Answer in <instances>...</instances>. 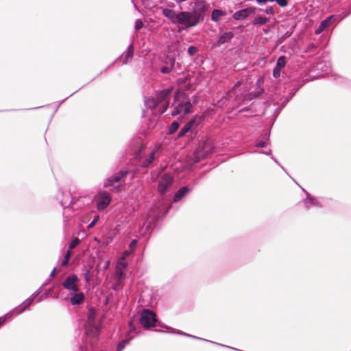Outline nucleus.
Masks as SVG:
<instances>
[{"mask_svg": "<svg viewBox=\"0 0 351 351\" xmlns=\"http://www.w3.org/2000/svg\"><path fill=\"white\" fill-rule=\"evenodd\" d=\"M195 8L191 12L181 11L176 12L174 10L162 8V14L173 24L186 25L187 29L197 26L204 19L206 11L203 2H195Z\"/></svg>", "mask_w": 351, "mask_h": 351, "instance_id": "obj_1", "label": "nucleus"}, {"mask_svg": "<svg viewBox=\"0 0 351 351\" xmlns=\"http://www.w3.org/2000/svg\"><path fill=\"white\" fill-rule=\"evenodd\" d=\"M132 173V171L128 169H121L117 173H114L104 180V188L108 189L112 187V191L120 190L123 186L120 182L123 181L127 176Z\"/></svg>", "mask_w": 351, "mask_h": 351, "instance_id": "obj_2", "label": "nucleus"}, {"mask_svg": "<svg viewBox=\"0 0 351 351\" xmlns=\"http://www.w3.org/2000/svg\"><path fill=\"white\" fill-rule=\"evenodd\" d=\"M215 145L209 138L202 140L199 147L194 152L193 162L197 163L204 159L208 154L213 153Z\"/></svg>", "mask_w": 351, "mask_h": 351, "instance_id": "obj_3", "label": "nucleus"}, {"mask_svg": "<svg viewBox=\"0 0 351 351\" xmlns=\"http://www.w3.org/2000/svg\"><path fill=\"white\" fill-rule=\"evenodd\" d=\"M99 335V328L94 325L87 327L86 329V337L84 339V346L86 351H88L89 348L94 350Z\"/></svg>", "mask_w": 351, "mask_h": 351, "instance_id": "obj_4", "label": "nucleus"}, {"mask_svg": "<svg viewBox=\"0 0 351 351\" xmlns=\"http://www.w3.org/2000/svg\"><path fill=\"white\" fill-rule=\"evenodd\" d=\"M173 88H167L158 91L156 95V101L158 106H160L158 112L160 114H163L169 107V97L172 93Z\"/></svg>", "mask_w": 351, "mask_h": 351, "instance_id": "obj_5", "label": "nucleus"}, {"mask_svg": "<svg viewBox=\"0 0 351 351\" xmlns=\"http://www.w3.org/2000/svg\"><path fill=\"white\" fill-rule=\"evenodd\" d=\"M158 322L156 314L152 310L143 309L139 319L140 324L145 328L155 327Z\"/></svg>", "mask_w": 351, "mask_h": 351, "instance_id": "obj_6", "label": "nucleus"}, {"mask_svg": "<svg viewBox=\"0 0 351 351\" xmlns=\"http://www.w3.org/2000/svg\"><path fill=\"white\" fill-rule=\"evenodd\" d=\"M173 178L169 173H165L158 178V191L160 195H165L169 189L172 186Z\"/></svg>", "mask_w": 351, "mask_h": 351, "instance_id": "obj_7", "label": "nucleus"}, {"mask_svg": "<svg viewBox=\"0 0 351 351\" xmlns=\"http://www.w3.org/2000/svg\"><path fill=\"white\" fill-rule=\"evenodd\" d=\"M111 201V196L106 191H99L95 195L96 207L99 211L105 210L110 205Z\"/></svg>", "mask_w": 351, "mask_h": 351, "instance_id": "obj_8", "label": "nucleus"}, {"mask_svg": "<svg viewBox=\"0 0 351 351\" xmlns=\"http://www.w3.org/2000/svg\"><path fill=\"white\" fill-rule=\"evenodd\" d=\"M192 106L190 99L186 98L174 108L171 114L172 116L180 115L182 117L191 112Z\"/></svg>", "mask_w": 351, "mask_h": 351, "instance_id": "obj_9", "label": "nucleus"}, {"mask_svg": "<svg viewBox=\"0 0 351 351\" xmlns=\"http://www.w3.org/2000/svg\"><path fill=\"white\" fill-rule=\"evenodd\" d=\"M134 46L133 43H131L127 48V49L113 62H112L106 69L107 70L108 68L112 66L116 61L120 60L121 62L122 65L127 64L130 60H132V58L134 56Z\"/></svg>", "mask_w": 351, "mask_h": 351, "instance_id": "obj_10", "label": "nucleus"}, {"mask_svg": "<svg viewBox=\"0 0 351 351\" xmlns=\"http://www.w3.org/2000/svg\"><path fill=\"white\" fill-rule=\"evenodd\" d=\"M56 199L64 209L69 207L72 202V197L70 193L64 192L60 189L56 195Z\"/></svg>", "mask_w": 351, "mask_h": 351, "instance_id": "obj_11", "label": "nucleus"}, {"mask_svg": "<svg viewBox=\"0 0 351 351\" xmlns=\"http://www.w3.org/2000/svg\"><path fill=\"white\" fill-rule=\"evenodd\" d=\"M257 8L250 6L244 9L239 10L235 12L232 16L234 20L239 21L244 19H247V17L254 15L256 12Z\"/></svg>", "mask_w": 351, "mask_h": 351, "instance_id": "obj_12", "label": "nucleus"}, {"mask_svg": "<svg viewBox=\"0 0 351 351\" xmlns=\"http://www.w3.org/2000/svg\"><path fill=\"white\" fill-rule=\"evenodd\" d=\"M304 85V81L301 78H294L291 81V89L289 90L287 95L285 97L286 103L289 102L293 96L295 95L297 91Z\"/></svg>", "mask_w": 351, "mask_h": 351, "instance_id": "obj_13", "label": "nucleus"}, {"mask_svg": "<svg viewBox=\"0 0 351 351\" xmlns=\"http://www.w3.org/2000/svg\"><path fill=\"white\" fill-rule=\"evenodd\" d=\"M78 280L77 276L75 274H71L69 275L66 278L64 281L62 283V286L64 289L73 291V292H77L78 291V287L76 284L77 281Z\"/></svg>", "mask_w": 351, "mask_h": 351, "instance_id": "obj_14", "label": "nucleus"}, {"mask_svg": "<svg viewBox=\"0 0 351 351\" xmlns=\"http://www.w3.org/2000/svg\"><path fill=\"white\" fill-rule=\"evenodd\" d=\"M306 197L303 199L302 203L305 210H309L313 207H321L322 204L319 199L315 197L312 196L308 192H306Z\"/></svg>", "mask_w": 351, "mask_h": 351, "instance_id": "obj_15", "label": "nucleus"}, {"mask_svg": "<svg viewBox=\"0 0 351 351\" xmlns=\"http://www.w3.org/2000/svg\"><path fill=\"white\" fill-rule=\"evenodd\" d=\"M156 221V217L149 216L144 221L143 226L141 228V232L142 235L150 234L153 230L155 223Z\"/></svg>", "mask_w": 351, "mask_h": 351, "instance_id": "obj_16", "label": "nucleus"}, {"mask_svg": "<svg viewBox=\"0 0 351 351\" xmlns=\"http://www.w3.org/2000/svg\"><path fill=\"white\" fill-rule=\"evenodd\" d=\"M234 37V34L232 32H226L220 33L218 40L212 44L213 48H217L220 47L221 45L225 44L230 41Z\"/></svg>", "mask_w": 351, "mask_h": 351, "instance_id": "obj_17", "label": "nucleus"}, {"mask_svg": "<svg viewBox=\"0 0 351 351\" xmlns=\"http://www.w3.org/2000/svg\"><path fill=\"white\" fill-rule=\"evenodd\" d=\"M336 23L335 15H330L323 20L318 27L315 29V34H319L324 32L330 24Z\"/></svg>", "mask_w": 351, "mask_h": 351, "instance_id": "obj_18", "label": "nucleus"}, {"mask_svg": "<svg viewBox=\"0 0 351 351\" xmlns=\"http://www.w3.org/2000/svg\"><path fill=\"white\" fill-rule=\"evenodd\" d=\"M196 123V118L191 119L188 121L179 131L178 134V138L184 136L189 132L193 131V127Z\"/></svg>", "mask_w": 351, "mask_h": 351, "instance_id": "obj_19", "label": "nucleus"}, {"mask_svg": "<svg viewBox=\"0 0 351 351\" xmlns=\"http://www.w3.org/2000/svg\"><path fill=\"white\" fill-rule=\"evenodd\" d=\"M192 189V187L189 188L188 186L180 187L173 196V202L177 203L181 201Z\"/></svg>", "mask_w": 351, "mask_h": 351, "instance_id": "obj_20", "label": "nucleus"}, {"mask_svg": "<svg viewBox=\"0 0 351 351\" xmlns=\"http://www.w3.org/2000/svg\"><path fill=\"white\" fill-rule=\"evenodd\" d=\"M315 69L317 71H320L323 73V75L328 74L331 71V64L329 62L323 60L317 63L315 66Z\"/></svg>", "mask_w": 351, "mask_h": 351, "instance_id": "obj_21", "label": "nucleus"}, {"mask_svg": "<svg viewBox=\"0 0 351 351\" xmlns=\"http://www.w3.org/2000/svg\"><path fill=\"white\" fill-rule=\"evenodd\" d=\"M176 60L174 58H170L166 64L160 67V71L162 74H169L175 68Z\"/></svg>", "mask_w": 351, "mask_h": 351, "instance_id": "obj_22", "label": "nucleus"}, {"mask_svg": "<svg viewBox=\"0 0 351 351\" xmlns=\"http://www.w3.org/2000/svg\"><path fill=\"white\" fill-rule=\"evenodd\" d=\"M84 300V293L80 292V293H77L75 294H74L71 298V303L72 305L75 306V305H79L80 304H82Z\"/></svg>", "mask_w": 351, "mask_h": 351, "instance_id": "obj_23", "label": "nucleus"}, {"mask_svg": "<svg viewBox=\"0 0 351 351\" xmlns=\"http://www.w3.org/2000/svg\"><path fill=\"white\" fill-rule=\"evenodd\" d=\"M269 21L270 19L269 17L258 16L254 17V19L252 21V23L254 25H264L269 23Z\"/></svg>", "mask_w": 351, "mask_h": 351, "instance_id": "obj_24", "label": "nucleus"}, {"mask_svg": "<svg viewBox=\"0 0 351 351\" xmlns=\"http://www.w3.org/2000/svg\"><path fill=\"white\" fill-rule=\"evenodd\" d=\"M154 157H155V151L153 150L152 151L149 155L147 156L146 158H145L141 165L142 167H149L152 163H153V161L154 160Z\"/></svg>", "mask_w": 351, "mask_h": 351, "instance_id": "obj_25", "label": "nucleus"}, {"mask_svg": "<svg viewBox=\"0 0 351 351\" xmlns=\"http://www.w3.org/2000/svg\"><path fill=\"white\" fill-rule=\"evenodd\" d=\"M34 299L31 296L26 299L22 304H20V306L22 307L17 311L16 314L19 315L24 312L30 305H32L34 302Z\"/></svg>", "mask_w": 351, "mask_h": 351, "instance_id": "obj_26", "label": "nucleus"}, {"mask_svg": "<svg viewBox=\"0 0 351 351\" xmlns=\"http://www.w3.org/2000/svg\"><path fill=\"white\" fill-rule=\"evenodd\" d=\"M351 14V7L349 8V10H347L345 8L341 10V12L338 14H334L335 16V21L339 22L344 19L346 17L349 16Z\"/></svg>", "mask_w": 351, "mask_h": 351, "instance_id": "obj_27", "label": "nucleus"}, {"mask_svg": "<svg viewBox=\"0 0 351 351\" xmlns=\"http://www.w3.org/2000/svg\"><path fill=\"white\" fill-rule=\"evenodd\" d=\"M225 15V12L221 10L215 9L211 13V20L214 22H218L219 18Z\"/></svg>", "mask_w": 351, "mask_h": 351, "instance_id": "obj_28", "label": "nucleus"}, {"mask_svg": "<svg viewBox=\"0 0 351 351\" xmlns=\"http://www.w3.org/2000/svg\"><path fill=\"white\" fill-rule=\"evenodd\" d=\"M145 105L147 108L154 109L158 106L155 97L147 98L145 99Z\"/></svg>", "mask_w": 351, "mask_h": 351, "instance_id": "obj_29", "label": "nucleus"}, {"mask_svg": "<svg viewBox=\"0 0 351 351\" xmlns=\"http://www.w3.org/2000/svg\"><path fill=\"white\" fill-rule=\"evenodd\" d=\"M263 92V89L259 90L257 92H251L247 94L243 99V101L245 100H252L253 99H255L260 96Z\"/></svg>", "mask_w": 351, "mask_h": 351, "instance_id": "obj_30", "label": "nucleus"}, {"mask_svg": "<svg viewBox=\"0 0 351 351\" xmlns=\"http://www.w3.org/2000/svg\"><path fill=\"white\" fill-rule=\"evenodd\" d=\"M128 327H129V330L125 335L126 337H134L132 335L133 333H138L139 332H137V329H136L135 325L134 324L133 320H131L129 322Z\"/></svg>", "mask_w": 351, "mask_h": 351, "instance_id": "obj_31", "label": "nucleus"}, {"mask_svg": "<svg viewBox=\"0 0 351 351\" xmlns=\"http://www.w3.org/2000/svg\"><path fill=\"white\" fill-rule=\"evenodd\" d=\"M287 64V58L285 56H280L276 62V67L282 69Z\"/></svg>", "mask_w": 351, "mask_h": 351, "instance_id": "obj_32", "label": "nucleus"}, {"mask_svg": "<svg viewBox=\"0 0 351 351\" xmlns=\"http://www.w3.org/2000/svg\"><path fill=\"white\" fill-rule=\"evenodd\" d=\"M179 128V123L177 121H173L167 128V134H172Z\"/></svg>", "mask_w": 351, "mask_h": 351, "instance_id": "obj_33", "label": "nucleus"}, {"mask_svg": "<svg viewBox=\"0 0 351 351\" xmlns=\"http://www.w3.org/2000/svg\"><path fill=\"white\" fill-rule=\"evenodd\" d=\"M256 11L261 12L269 15H274L275 14V10L273 6H267L265 9L257 8Z\"/></svg>", "mask_w": 351, "mask_h": 351, "instance_id": "obj_34", "label": "nucleus"}, {"mask_svg": "<svg viewBox=\"0 0 351 351\" xmlns=\"http://www.w3.org/2000/svg\"><path fill=\"white\" fill-rule=\"evenodd\" d=\"M189 337L195 339H198V340H201V341H207V342H209V343H213V344H215V345H217V346H221V347H226L225 345H223V344H221V343H216V342H214V341H210V340H207V339H203V338H201V337H196V336H194V335H190Z\"/></svg>", "mask_w": 351, "mask_h": 351, "instance_id": "obj_35", "label": "nucleus"}, {"mask_svg": "<svg viewBox=\"0 0 351 351\" xmlns=\"http://www.w3.org/2000/svg\"><path fill=\"white\" fill-rule=\"evenodd\" d=\"M71 256V252L70 250H68L64 256V259L62 260L61 263L62 266H65L69 263V259Z\"/></svg>", "mask_w": 351, "mask_h": 351, "instance_id": "obj_36", "label": "nucleus"}, {"mask_svg": "<svg viewBox=\"0 0 351 351\" xmlns=\"http://www.w3.org/2000/svg\"><path fill=\"white\" fill-rule=\"evenodd\" d=\"M137 244H138V241L136 239H132L130 241V243L129 244V247H130V252H133L135 251Z\"/></svg>", "mask_w": 351, "mask_h": 351, "instance_id": "obj_37", "label": "nucleus"}, {"mask_svg": "<svg viewBox=\"0 0 351 351\" xmlns=\"http://www.w3.org/2000/svg\"><path fill=\"white\" fill-rule=\"evenodd\" d=\"M14 310V309H13V311ZM12 311V310L10 312L6 313L5 315L0 317V326L3 325L6 322L8 318L10 317Z\"/></svg>", "mask_w": 351, "mask_h": 351, "instance_id": "obj_38", "label": "nucleus"}, {"mask_svg": "<svg viewBox=\"0 0 351 351\" xmlns=\"http://www.w3.org/2000/svg\"><path fill=\"white\" fill-rule=\"evenodd\" d=\"M239 84V82H237V84L234 86V87L228 92L227 94L228 98H231L234 96H236V87L238 86Z\"/></svg>", "mask_w": 351, "mask_h": 351, "instance_id": "obj_39", "label": "nucleus"}, {"mask_svg": "<svg viewBox=\"0 0 351 351\" xmlns=\"http://www.w3.org/2000/svg\"><path fill=\"white\" fill-rule=\"evenodd\" d=\"M80 243V240L78 238H75L73 239L69 243V248L70 250H72L73 248H75L77 245L78 243Z\"/></svg>", "mask_w": 351, "mask_h": 351, "instance_id": "obj_40", "label": "nucleus"}, {"mask_svg": "<svg viewBox=\"0 0 351 351\" xmlns=\"http://www.w3.org/2000/svg\"><path fill=\"white\" fill-rule=\"evenodd\" d=\"M197 51V48L195 46H190L187 49L188 53L191 56L195 55Z\"/></svg>", "mask_w": 351, "mask_h": 351, "instance_id": "obj_41", "label": "nucleus"}, {"mask_svg": "<svg viewBox=\"0 0 351 351\" xmlns=\"http://www.w3.org/2000/svg\"><path fill=\"white\" fill-rule=\"evenodd\" d=\"M143 27V21L141 20V19H138L135 22V25H134V28H135V31L136 32H138V30H140L142 27Z\"/></svg>", "mask_w": 351, "mask_h": 351, "instance_id": "obj_42", "label": "nucleus"}, {"mask_svg": "<svg viewBox=\"0 0 351 351\" xmlns=\"http://www.w3.org/2000/svg\"><path fill=\"white\" fill-rule=\"evenodd\" d=\"M99 219V216L98 215H96L94 217V219L92 220V221L88 224V228L90 229V228H93L95 226V225L96 224V223L98 221Z\"/></svg>", "mask_w": 351, "mask_h": 351, "instance_id": "obj_43", "label": "nucleus"}, {"mask_svg": "<svg viewBox=\"0 0 351 351\" xmlns=\"http://www.w3.org/2000/svg\"><path fill=\"white\" fill-rule=\"evenodd\" d=\"M267 143L265 142V141L261 139L255 143V147L263 148L267 146Z\"/></svg>", "mask_w": 351, "mask_h": 351, "instance_id": "obj_44", "label": "nucleus"}, {"mask_svg": "<svg viewBox=\"0 0 351 351\" xmlns=\"http://www.w3.org/2000/svg\"><path fill=\"white\" fill-rule=\"evenodd\" d=\"M281 69L275 67L273 70V77L276 79L278 78L280 75Z\"/></svg>", "mask_w": 351, "mask_h": 351, "instance_id": "obj_45", "label": "nucleus"}, {"mask_svg": "<svg viewBox=\"0 0 351 351\" xmlns=\"http://www.w3.org/2000/svg\"><path fill=\"white\" fill-rule=\"evenodd\" d=\"M275 2L280 7H286L288 5V0H275Z\"/></svg>", "mask_w": 351, "mask_h": 351, "instance_id": "obj_46", "label": "nucleus"}, {"mask_svg": "<svg viewBox=\"0 0 351 351\" xmlns=\"http://www.w3.org/2000/svg\"><path fill=\"white\" fill-rule=\"evenodd\" d=\"M269 136H270L269 132H268L266 130L264 131L262 134V140H264V141H265V142L268 143L269 140Z\"/></svg>", "mask_w": 351, "mask_h": 351, "instance_id": "obj_47", "label": "nucleus"}, {"mask_svg": "<svg viewBox=\"0 0 351 351\" xmlns=\"http://www.w3.org/2000/svg\"><path fill=\"white\" fill-rule=\"evenodd\" d=\"M134 337H126L125 339L121 341L122 344H123L125 346H126L128 344L130 343V342L133 339Z\"/></svg>", "mask_w": 351, "mask_h": 351, "instance_id": "obj_48", "label": "nucleus"}, {"mask_svg": "<svg viewBox=\"0 0 351 351\" xmlns=\"http://www.w3.org/2000/svg\"><path fill=\"white\" fill-rule=\"evenodd\" d=\"M134 337H126L125 339L121 341L122 344H123L125 346H126L128 344L130 343V342L133 339Z\"/></svg>", "mask_w": 351, "mask_h": 351, "instance_id": "obj_49", "label": "nucleus"}, {"mask_svg": "<svg viewBox=\"0 0 351 351\" xmlns=\"http://www.w3.org/2000/svg\"><path fill=\"white\" fill-rule=\"evenodd\" d=\"M46 284L43 285L42 287H40L38 289H37L34 293H33L31 295V297L34 299H35L42 291L43 287L45 286Z\"/></svg>", "mask_w": 351, "mask_h": 351, "instance_id": "obj_50", "label": "nucleus"}, {"mask_svg": "<svg viewBox=\"0 0 351 351\" xmlns=\"http://www.w3.org/2000/svg\"><path fill=\"white\" fill-rule=\"evenodd\" d=\"M170 332L173 333V334L180 335L182 336H186L188 337H189V336H190V334L186 333V332L180 331V330H176L174 329L172 331H171Z\"/></svg>", "mask_w": 351, "mask_h": 351, "instance_id": "obj_51", "label": "nucleus"}, {"mask_svg": "<svg viewBox=\"0 0 351 351\" xmlns=\"http://www.w3.org/2000/svg\"><path fill=\"white\" fill-rule=\"evenodd\" d=\"M253 153L263 154L270 156L272 155L271 149H268L267 151H254Z\"/></svg>", "mask_w": 351, "mask_h": 351, "instance_id": "obj_52", "label": "nucleus"}, {"mask_svg": "<svg viewBox=\"0 0 351 351\" xmlns=\"http://www.w3.org/2000/svg\"><path fill=\"white\" fill-rule=\"evenodd\" d=\"M125 348V346L122 344V343L120 341L117 346V350L116 351H123V350Z\"/></svg>", "mask_w": 351, "mask_h": 351, "instance_id": "obj_53", "label": "nucleus"}, {"mask_svg": "<svg viewBox=\"0 0 351 351\" xmlns=\"http://www.w3.org/2000/svg\"><path fill=\"white\" fill-rule=\"evenodd\" d=\"M48 295L47 293L42 294L36 300L37 302H40L44 299L47 298Z\"/></svg>", "mask_w": 351, "mask_h": 351, "instance_id": "obj_54", "label": "nucleus"}, {"mask_svg": "<svg viewBox=\"0 0 351 351\" xmlns=\"http://www.w3.org/2000/svg\"><path fill=\"white\" fill-rule=\"evenodd\" d=\"M256 3L259 5L265 4L269 0H256Z\"/></svg>", "mask_w": 351, "mask_h": 351, "instance_id": "obj_55", "label": "nucleus"}, {"mask_svg": "<svg viewBox=\"0 0 351 351\" xmlns=\"http://www.w3.org/2000/svg\"><path fill=\"white\" fill-rule=\"evenodd\" d=\"M90 271L88 269L84 273V279L86 282L89 280L88 276H89Z\"/></svg>", "mask_w": 351, "mask_h": 351, "instance_id": "obj_56", "label": "nucleus"}, {"mask_svg": "<svg viewBox=\"0 0 351 351\" xmlns=\"http://www.w3.org/2000/svg\"><path fill=\"white\" fill-rule=\"evenodd\" d=\"M109 266H110V261H106L105 262V265H104V270L108 269V267H109Z\"/></svg>", "mask_w": 351, "mask_h": 351, "instance_id": "obj_57", "label": "nucleus"}, {"mask_svg": "<svg viewBox=\"0 0 351 351\" xmlns=\"http://www.w3.org/2000/svg\"><path fill=\"white\" fill-rule=\"evenodd\" d=\"M56 271V267H54L50 273V277H53Z\"/></svg>", "mask_w": 351, "mask_h": 351, "instance_id": "obj_58", "label": "nucleus"}, {"mask_svg": "<svg viewBox=\"0 0 351 351\" xmlns=\"http://www.w3.org/2000/svg\"><path fill=\"white\" fill-rule=\"evenodd\" d=\"M271 158L278 165H280L278 160L273 155L271 156Z\"/></svg>", "mask_w": 351, "mask_h": 351, "instance_id": "obj_59", "label": "nucleus"}, {"mask_svg": "<svg viewBox=\"0 0 351 351\" xmlns=\"http://www.w3.org/2000/svg\"><path fill=\"white\" fill-rule=\"evenodd\" d=\"M249 110V108H248L247 107H245V108H243L241 109V110H239V112H243L247 111V110Z\"/></svg>", "mask_w": 351, "mask_h": 351, "instance_id": "obj_60", "label": "nucleus"}, {"mask_svg": "<svg viewBox=\"0 0 351 351\" xmlns=\"http://www.w3.org/2000/svg\"><path fill=\"white\" fill-rule=\"evenodd\" d=\"M159 326L162 327V328H169L167 326L163 324H158Z\"/></svg>", "mask_w": 351, "mask_h": 351, "instance_id": "obj_61", "label": "nucleus"}, {"mask_svg": "<svg viewBox=\"0 0 351 351\" xmlns=\"http://www.w3.org/2000/svg\"><path fill=\"white\" fill-rule=\"evenodd\" d=\"M156 331L160 332H166V331L162 330H156Z\"/></svg>", "mask_w": 351, "mask_h": 351, "instance_id": "obj_62", "label": "nucleus"}, {"mask_svg": "<svg viewBox=\"0 0 351 351\" xmlns=\"http://www.w3.org/2000/svg\"><path fill=\"white\" fill-rule=\"evenodd\" d=\"M64 100H62L61 102H60V103L58 104V107H59V106H60V104H61L62 102H64Z\"/></svg>", "mask_w": 351, "mask_h": 351, "instance_id": "obj_63", "label": "nucleus"}, {"mask_svg": "<svg viewBox=\"0 0 351 351\" xmlns=\"http://www.w3.org/2000/svg\"><path fill=\"white\" fill-rule=\"evenodd\" d=\"M269 2H274L275 0H269Z\"/></svg>", "mask_w": 351, "mask_h": 351, "instance_id": "obj_64", "label": "nucleus"}]
</instances>
